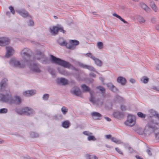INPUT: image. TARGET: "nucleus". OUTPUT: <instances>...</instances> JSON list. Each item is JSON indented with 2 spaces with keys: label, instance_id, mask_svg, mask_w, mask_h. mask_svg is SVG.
<instances>
[{
  "label": "nucleus",
  "instance_id": "4be33fe9",
  "mask_svg": "<svg viewBox=\"0 0 159 159\" xmlns=\"http://www.w3.org/2000/svg\"><path fill=\"white\" fill-rule=\"evenodd\" d=\"M113 115L115 118L119 119L123 117L124 113L123 112L117 111L114 112Z\"/></svg>",
  "mask_w": 159,
  "mask_h": 159
},
{
  "label": "nucleus",
  "instance_id": "864d4df0",
  "mask_svg": "<svg viewBox=\"0 0 159 159\" xmlns=\"http://www.w3.org/2000/svg\"><path fill=\"white\" fill-rule=\"evenodd\" d=\"M90 76L95 77H96V75L93 73H91L89 74Z\"/></svg>",
  "mask_w": 159,
  "mask_h": 159
},
{
  "label": "nucleus",
  "instance_id": "052dcab7",
  "mask_svg": "<svg viewBox=\"0 0 159 159\" xmlns=\"http://www.w3.org/2000/svg\"><path fill=\"white\" fill-rule=\"evenodd\" d=\"M152 89L154 90L157 91L158 87H155V86L152 87Z\"/></svg>",
  "mask_w": 159,
  "mask_h": 159
},
{
  "label": "nucleus",
  "instance_id": "680f3d73",
  "mask_svg": "<svg viewBox=\"0 0 159 159\" xmlns=\"http://www.w3.org/2000/svg\"><path fill=\"white\" fill-rule=\"evenodd\" d=\"M4 143V141L2 139H0V144H2Z\"/></svg>",
  "mask_w": 159,
  "mask_h": 159
},
{
  "label": "nucleus",
  "instance_id": "9d476101",
  "mask_svg": "<svg viewBox=\"0 0 159 159\" xmlns=\"http://www.w3.org/2000/svg\"><path fill=\"white\" fill-rule=\"evenodd\" d=\"M79 44V42L76 40H70L69 43H67L66 47L69 49H74L75 46Z\"/></svg>",
  "mask_w": 159,
  "mask_h": 159
},
{
  "label": "nucleus",
  "instance_id": "bb28decb",
  "mask_svg": "<svg viewBox=\"0 0 159 159\" xmlns=\"http://www.w3.org/2000/svg\"><path fill=\"white\" fill-rule=\"evenodd\" d=\"M81 88L83 90V91L84 92H90L91 91L90 90L89 88L85 84L82 85ZM92 91L91 90V91Z\"/></svg>",
  "mask_w": 159,
  "mask_h": 159
},
{
  "label": "nucleus",
  "instance_id": "423d86ee",
  "mask_svg": "<svg viewBox=\"0 0 159 159\" xmlns=\"http://www.w3.org/2000/svg\"><path fill=\"white\" fill-rule=\"evenodd\" d=\"M93 91H90V101L94 105H96L98 106H101L102 105L103 102L102 100L100 99H95L94 96L93 95Z\"/></svg>",
  "mask_w": 159,
  "mask_h": 159
},
{
  "label": "nucleus",
  "instance_id": "f8f14e48",
  "mask_svg": "<svg viewBox=\"0 0 159 159\" xmlns=\"http://www.w3.org/2000/svg\"><path fill=\"white\" fill-rule=\"evenodd\" d=\"M16 12L24 18L29 17L30 18L27 12L25 9H20L16 10Z\"/></svg>",
  "mask_w": 159,
  "mask_h": 159
},
{
  "label": "nucleus",
  "instance_id": "c03bdc74",
  "mask_svg": "<svg viewBox=\"0 0 159 159\" xmlns=\"http://www.w3.org/2000/svg\"><path fill=\"white\" fill-rule=\"evenodd\" d=\"M124 146L125 148L128 149H132V148L129 145L128 143H125L124 144Z\"/></svg>",
  "mask_w": 159,
  "mask_h": 159
},
{
  "label": "nucleus",
  "instance_id": "58836bf2",
  "mask_svg": "<svg viewBox=\"0 0 159 159\" xmlns=\"http://www.w3.org/2000/svg\"><path fill=\"white\" fill-rule=\"evenodd\" d=\"M48 71L52 75H55L56 73L54 70L51 68H49L48 69Z\"/></svg>",
  "mask_w": 159,
  "mask_h": 159
},
{
  "label": "nucleus",
  "instance_id": "e2e57ef3",
  "mask_svg": "<svg viewBox=\"0 0 159 159\" xmlns=\"http://www.w3.org/2000/svg\"><path fill=\"white\" fill-rule=\"evenodd\" d=\"M156 69L157 70H159V64L157 65L156 66Z\"/></svg>",
  "mask_w": 159,
  "mask_h": 159
},
{
  "label": "nucleus",
  "instance_id": "c756f323",
  "mask_svg": "<svg viewBox=\"0 0 159 159\" xmlns=\"http://www.w3.org/2000/svg\"><path fill=\"white\" fill-rule=\"evenodd\" d=\"M150 6L152 10H154L155 12L157 11L158 9L154 2H151L150 4Z\"/></svg>",
  "mask_w": 159,
  "mask_h": 159
},
{
  "label": "nucleus",
  "instance_id": "c85d7f7f",
  "mask_svg": "<svg viewBox=\"0 0 159 159\" xmlns=\"http://www.w3.org/2000/svg\"><path fill=\"white\" fill-rule=\"evenodd\" d=\"M112 15H113V16H115L116 18H118L119 19L122 21L124 23L127 24H128V23L123 18H122L121 17V16H120L116 14L115 13H114Z\"/></svg>",
  "mask_w": 159,
  "mask_h": 159
},
{
  "label": "nucleus",
  "instance_id": "69168bd1",
  "mask_svg": "<svg viewBox=\"0 0 159 159\" xmlns=\"http://www.w3.org/2000/svg\"><path fill=\"white\" fill-rule=\"evenodd\" d=\"M99 79L101 80L102 81H103V79L102 77H100Z\"/></svg>",
  "mask_w": 159,
  "mask_h": 159
},
{
  "label": "nucleus",
  "instance_id": "c9c22d12",
  "mask_svg": "<svg viewBox=\"0 0 159 159\" xmlns=\"http://www.w3.org/2000/svg\"><path fill=\"white\" fill-rule=\"evenodd\" d=\"M87 139L89 141H95L96 140V139L94 136L90 135L88 137Z\"/></svg>",
  "mask_w": 159,
  "mask_h": 159
},
{
  "label": "nucleus",
  "instance_id": "f3484780",
  "mask_svg": "<svg viewBox=\"0 0 159 159\" xmlns=\"http://www.w3.org/2000/svg\"><path fill=\"white\" fill-rule=\"evenodd\" d=\"M57 82L58 84H61L62 85H66L68 84V81L64 78H61L58 79Z\"/></svg>",
  "mask_w": 159,
  "mask_h": 159
},
{
  "label": "nucleus",
  "instance_id": "3c124183",
  "mask_svg": "<svg viewBox=\"0 0 159 159\" xmlns=\"http://www.w3.org/2000/svg\"><path fill=\"white\" fill-rule=\"evenodd\" d=\"M120 108L121 110L122 111H124L126 109L125 106L123 105H121L120 107Z\"/></svg>",
  "mask_w": 159,
  "mask_h": 159
},
{
  "label": "nucleus",
  "instance_id": "6e6552de",
  "mask_svg": "<svg viewBox=\"0 0 159 159\" xmlns=\"http://www.w3.org/2000/svg\"><path fill=\"white\" fill-rule=\"evenodd\" d=\"M50 32L53 35H56L57 34L58 31L62 32L63 33H65L66 31L64 30L62 27L53 26L52 28L49 29Z\"/></svg>",
  "mask_w": 159,
  "mask_h": 159
},
{
  "label": "nucleus",
  "instance_id": "e433bc0d",
  "mask_svg": "<svg viewBox=\"0 0 159 159\" xmlns=\"http://www.w3.org/2000/svg\"><path fill=\"white\" fill-rule=\"evenodd\" d=\"M49 97V95L48 94H45L43 96V99L45 101H47L48 100Z\"/></svg>",
  "mask_w": 159,
  "mask_h": 159
},
{
  "label": "nucleus",
  "instance_id": "6ab92c4d",
  "mask_svg": "<svg viewBox=\"0 0 159 159\" xmlns=\"http://www.w3.org/2000/svg\"><path fill=\"white\" fill-rule=\"evenodd\" d=\"M71 93L75 95L80 96L81 95V92L79 89L78 87H76L75 89L72 90L71 91Z\"/></svg>",
  "mask_w": 159,
  "mask_h": 159
},
{
  "label": "nucleus",
  "instance_id": "774afa93",
  "mask_svg": "<svg viewBox=\"0 0 159 159\" xmlns=\"http://www.w3.org/2000/svg\"><path fill=\"white\" fill-rule=\"evenodd\" d=\"M58 115H57V116H55V119H58V118H57V116H58Z\"/></svg>",
  "mask_w": 159,
  "mask_h": 159
},
{
  "label": "nucleus",
  "instance_id": "473e14b6",
  "mask_svg": "<svg viewBox=\"0 0 159 159\" xmlns=\"http://www.w3.org/2000/svg\"><path fill=\"white\" fill-rule=\"evenodd\" d=\"M96 88L98 89H99L102 93H104L105 92V89L102 86H98L96 87Z\"/></svg>",
  "mask_w": 159,
  "mask_h": 159
},
{
  "label": "nucleus",
  "instance_id": "20e7f679",
  "mask_svg": "<svg viewBox=\"0 0 159 159\" xmlns=\"http://www.w3.org/2000/svg\"><path fill=\"white\" fill-rule=\"evenodd\" d=\"M51 57L52 61L55 64H58L64 67L68 68L73 67L68 62L57 58L52 55H51Z\"/></svg>",
  "mask_w": 159,
  "mask_h": 159
},
{
  "label": "nucleus",
  "instance_id": "0e129e2a",
  "mask_svg": "<svg viewBox=\"0 0 159 159\" xmlns=\"http://www.w3.org/2000/svg\"><path fill=\"white\" fill-rule=\"evenodd\" d=\"M6 14L7 15L9 16L10 14V12L9 11H7L6 13Z\"/></svg>",
  "mask_w": 159,
  "mask_h": 159
},
{
  "label": "nucleus",
  "instance_id": "f257e3e1",
  "mask_svg": "<svg viewBox=\"0 0 159 159\" xmlns=\"http://www.w3.org/2000/svg\"><path fill=\"white\" fill-rule=\"evenodd\" d=\"M31 54L30 50L28 48H25L20 52L23 60L20 62L15 58H13L10 60L9 64L11 66L19 68H23L25 65H27L29 66V67L32 71L39 73L41 71L40 66L38 64L35 63V60H40L42 63L46 64L48 59L43 53L39 50L35 51L33 57Z\"/></svg>",
  "mask_w": 159,
  "mask_h": 159
},
{
  "label": "nucleus",
  "instance_id": "72a5a7b5",
  "mask_svg": "<svg viewBox=\"0 0 159 159\" xmlns=\"http://www.w3.org/2000/svg\"><path fill=\"white\" fill-rule=\"evenodd\" d=\"M137 115L138 116L141 118H144L146 117V115L143 114L141 112H138L137 113Z\"/></svg>",
  "mask_w": 159,
  "mask_h": 159
},
{
  "label": "nucleus",
  "instance_id": "4c0bfd02",
  "mask_svg": "<svg viewBox=\"0 0 159 159\" xmlns=\"http://www.w3.org/2000/svg\"><path fill=\"white\" fill-rule=\"evenodd\" d=\"M61 111L63 114H65L67 112L68 109L65 107H63L61 109Z\"/></svg>",
  "mask_w": 159,
  "mask_h": 159
},
{
  "label": "nucleus",
  "instance_id": "412c9836",
  "mask_svg": "<svg viewBox=\"0 0 159 159\" xmlns=\"http://www.w3.org/2000/svg\"><path fill=\"white\" fill-rule=\"evenodd\" d=\"M57 42L61 46H67V43L62 38H59L57 40Z\"/></svg>",
  "mask_w": 159,
  "mask_h": 159
},
{
  "label": "nucleus",
  "instance_id": "603ef678",
  "mask_svg": "<svg viewBox=\"0 0 159 159\" xmlns=\"http://www.w3.org/2000/svg\"><path fill=\"white\" fill-rule=\"evenodd\" d=\"M129 81L131 83H132L133 84L135 82V80L134 79L132 78V79H130Z\"/></svg>",
  "mask_w": 159,
  "mask_h": 159
},
{
  "label": "nucleus",
  "instance_id": "393cba45",
  "mask_svg": "<svg viewBox=\"0 0 159 159\" xmlns=\"http://www.w3.org/2000/svg\"><path fill=\"white\" fill-rule=\"evenodd\" d=\"M7 81V79L5 78L2 79V80L0 84L1 88L2 89L5 88L7 85L6 82Z\"/></svg>",
  "mask_w": 159,
  "mask_h": 159
},
{
  "label": "nucleus",
  "instance_id": "4468645a",
  "mask_svg": "<svg viewBox=\"0 0 159 159\" xmlns=\"http://www.w3.org/2000/svg\"><path fill=\"white\" fill-rule=\"evenodd\" d=\"M91 115L93 118L95 120H99L101 119L102 115L97 112H93L91 113Z\"/></svg>",
  "mask_w": 159,
  "mask_h": 159
},
{
  "label": "nucleus",
  "instance_id": "09e8293b",
  "mask_svg": "<svg viewBox=\"0 0 159 159\" xmlns=\"http://www.w3.org/2000/svg\"><path fill=\"white\" fill-rule=\"evenodd\" d=\"M34 24V22L33 20H30L29 21L28 23V25L29 26H33Z\"/></svg>",
  "mask_w": 159,
  "mask_h": 159
},
{
  "label": "nucleus",
  "instance_id": "7ed1b4c3",
  "mask_svg": "<svg viewBox=\"0 0 159 159\" xmlns=\"http://www.w3.org/2000/svg\"><path fill=\"white\" fill-rule=\"evenodd\" d=\"M0 101L10 105H19L21 103L22 100L21 98L18 96H15L14 99H13L9 92H8L5 95L0 93Z\"/></svg>",
  "mask_w": 159,
  "mask_h": 159
},
{
  "label": "nucleus",
  "instance_id": "2eb2a0df",
  "mask_svg": "<svg viewBox=\"0 0 159 159\" xmlns=\"http://www.w3.org/2000/svg\"><path fill=\"white\" fill-rule=\"evenodd\" d=\"M9 42V39L7 37L0 38V46H3L7 45Z\"/></svg>",
  "mask_w": 159,
  "mask_h": 159
},
{
  "label": "nucleus",
  "instance_id": "cd10ccee",
  "mask_svg": "<svg viewBox=\"0 0 159 159\" xmlns=\"http://www.w3.org/2000/svg\"><path fill=\"white\" fill-rule=\"evenodd\" d=\"M70 122L68 120L64 121L62 123V127L65 128H68L70 126Z\"/></svg>",
  "mask_w": 159,
  "mask_h": 159
},
{
  "label": "nucleus",
  "instance_id": "f704fd0d",
  "mask_svg": "<svg viewBox=\"0 0 159 159\" xmlns=\"http://www.w3.org/2000/svg\"><path fill=\"white\" fill-rule=\"evenodd\" d=\"M138 20L139 21L140 23H144L145 21V20L144 19V18L143 17L140 16H139L138 17Z\"/></svg>",
  "mask_w": 159,
  "mask_h": 159
},
{
  "label": "nucleus",
  "instance_id": "5fc2aeb1",
  "mask_svg": "<svg viewBox=\"0 0 159 159\" xmlns=\"http://www.w3.org/2000/svg\"><path fill=\"white\" fill-rule=\"evenodd\" d=\"M104 118L107 121H110L111 120V119L108 117H105Z\"/></svg>",
  "mask_w": 159,
  "mask_h": 159
},
{
  "label": "nucleus",
  "instance_id": "7c9ffc66",
  "mask_svg": "<svg viewBox=\"0 0 159 159\" xmlns=\"http://www.w3.org/2000/svg\"><path fill=\"white\" fill-rule=\"evenodd\" d=\"M111 141L118 144H121L122 143V142L120 140L118 139L115 137H112L111 138Z\"/></svg>",
  "mask_w": 159,
  "mask_h": 159
},
{
  "label": "nucleus",
  "instance_id": "ea45409f",
  "mask_svg": "<svg viewBox=\"0 0 159 159\" xmlns=\"http://www.w3.org/2000/svg\"><path fill=\"white\" fill-rule=\"evenodd\" d=\"M7 112V110L6 108H3L0 109V114L6 113Z\"/></svg>",
  "mask_w": 159,
  "mask_h": 159
},
{
  "label": "nucleus",
  "instance_id": "f03ea898",
  "mask_svg": "<svg viewBox=\"0 0 159 159\" xmlns=\"http://www.w3.org/2000/svg\"><path fill=\"white\" fill-rule=\"evenodd\" d=\"M148 120L144 129V132L148 134L154 133L156 138L159 140V116L153 110H151L147 116Z\"/></svg>",
  "mask_w": 159,
  "mask_h": 159
},
{
  "label": "nucleus",
  "instance_id": "9b49d317",
  "mask_svg": "<svg viewBox=\"0 0 159 159\" xmlns=\"http://www.w3.org/2000/svg\"><path fill=\"white\" fill-rule=\"evenodd\" d=\"M6 53L5 56L7 57H9L13 54L14 51L12 47L10 46L6 47Z\"/></svg>",
  "mask_w": 159,
  "mask_h": 159
},
{
  "label": "nucleus",
  "instance_id": "dca6fc26",
  "mask_svg": "<svg viewBox=\"0 0 159 159\" xmlns=\"http://www.w3.org/2000/svg\"><path fill=\"white\" fill-rule=\"evenodd\" d=\"M36 91L35 90H28L23 92V94L26 96H31L36 93Z\"/></svg>",
  "mask_w": 159,
  "mask_h": 159
},
{
  "label": "nucleus",
  "instance_id": "0eeeda50",
  "mask_svg": "<svg viewBox=\"0 0 159 159\" xmlns=\"http://www.w3.org/2000/svg\"><path fill=\"white\" fill-rule=\"evenodd\" d=\"M135 124V116L132 115H128L127 120L125 122V124L129 126H133Z\"/></svg>",
  "mask_w": 159,
  "mask_h": 159
},
{
  "label": "nucleus",
  "instance_id": "bf43d9fd",
  "mask_svg": "<svg viewBox=\"0 0 159 159\" xmlns=\"http://www.w3.org/2000/svg\"><path fill=\"white\" fill-rule=\"evenodd\" d=\"M155 28L158 31H159V25H157L155 26Z\"/></svg>",
  "mask_w": 159,
  "mask_h": 159
},
{
  "label": "nucleus",
  "instance_id": "a19ab883",
  "mask_svg": "<svg viewBox=\"0 0 159 159\" xmlns=\"http://www.w3.org/2000/svg\"><path fill=\"white\" fill-rule=\"evenodd\" d=\"M83 134L85 135L89 136L90 135H92V133L89 131H84L83 132Z\"/></svg>",
  "mask_w": 159,
  "mask_h": 159
},
{
  "label": "nucleus",
  "instance_id": "6e6d98bb",
  "mask_svg": "<svg viewBox=\"0 0 159 159\" xmlns=\"http://www.w3.org/2000/svg\"><path fill=\"white\" fill-rule=\"evenodd\" d=\"M147 153H148V154L149 155H150V156L151 155L152 153H151V151H150V150H149L148 149L147 150Z\"/></svg>",
  "mask_w": 159,
  "mask_h": 159
},
{
  "label": "nucleus",
  "instance_id": "de8ad7c7",
  "mask_svg": "<svg viewBox=\"0 0 159 159\" xmlns=\"http://www.w3.org/2000/svg\"><path fill=\"white\" fill-rule=\"evenodd\" d=\"M115 150L116 151L118 152L119 153L123 155V153L122 151H121V150L120 149V148H115Z\"/></svg>",
  "mask_w": 159,
  "mask_h": 159
},
{
  "label": "nucleus",
  "instance_id": "37998d69",
  "mask_svg": "<svg viewBox=\"0 0 159 159\" xmlns=\"http://www.w3.org/2000/svg\"><path fill=\"white\" fill-rule=\"evenodd\" d=\"M30 136L32 137L36 138L38 136V134L34 132H33L30 133Z\"/></svg>",
  "mask_w": 159,
  "mask_h": 159
},
{
  "label": "nucleus",
  "instance_id": "8fccbe9b",
  "mask_svg": "<svg viewBox=\"0 0 159 159\" xmlns=\"http://www.w3.org/2000/svg\"><path fill=\"white\" fill-rule=\"evenodd\" d=\"M151 22L153 24L155 23L156 22V19L154 17H152L151 19Z\"/></svg>",
  "mask_w": 159,
  "mask_h": 159
},
{
  "label": "nucleus",
  "instance_id": "2f4dec72",
  "mask_svg": "<svg viewBox=\"0 0 159 159\" xmlns=\"http://www.w3.org/2000/svg\"><path fill=\"white\" fill-rule=\"evenodd\" d=\"M141 80L144 83L146 84L148 82L149 79L148 77L144 76L141 78Z\"/></svg>",
  "mask_w": 159,
  "mask_h": 159
},
{
  "label": "nucleus",
  "instance_id": "a18cd8bd",
  "mask_svg": "<svg viewBox=\"0 0 159 159\" xmlns=\"http://www.w3.org/2000/svg\"><path fill=\"white\" fill-rule=\"evenodd\" d=\"M116 98L118 100L117 101L118 102H122V101L123 100V98L119 96H116Z\"/></svg>",
  "mask_w": 159,
  "mask_h": 159
},
{
  "label": "nucleus",
  "instance_id": "13d9d810",
  "mask_svg": "<svg viewBox=\"0 0 159 159\" xmlns=\"http://www.w3.org/2000/svg\"><path fill=\"white\" fill-rule=\"evenodd\" d=\"M111 135L110 134L107 135H106V137L107 139H109L111 137Z\"/></svg>",
  "mask_w": 159,
  "mask_h": 159
},
{
  "label": "nucleus",
  "instance_id": "39448f33",
  "mask_svg": "<svg viewBox=\"0 0 159 159\" xmlns=\"http://www.w3.org/2000/svg\"><path fill=\"white\" fill-rule=\"evenodd\" d=\"M16 111L18 114L20 115H29L34 113L33 109L28 107H25L16 109Z\"/></svg>",
  "mask_w": 159,
  "mask_h": 159
},
{
  "label": "nucleus",
  "instance_id": "ddd939ff",
  "mask_svg": "<svg viewBox=\"0 0 159 159\" xmlns=\"http://www.w3.org/2000/svg\"><path fill=\"white\" fill-rule=\"evenodd\" d=\"M79 66L83 68L87 69L90 71L96 72L97 74H99L98 72L97 71L95 68L92 66H89L86 65L82 63H79Z\"/></svg>",
  "mask_w": 159,
  "mask_h": 159
},
{
  "label": "nucleus",
  "instance_id": "49530a36",
  "mask_svg": "<svg viewBox=\"0 0 159 159\" xmlns=\"http://www.w3.org/2000/svg\"><path fill=\"white\" fill-rule=\"evenodd\" d=\"M98 47L100 48H102L103 43L101 42H99L97 43Z\"/></svg>",
  "mask_w": 159,
  "mask_h": 159
},
{
  "label": "nucleus",
  "instance_id": "4d7b16f0",
  "mask_svg": "<svg viewBox=\"0 0 159 159\" xmlns=\"http://www.w3.org/2000/svg\"><path fill=\"white\" fill-rule=\"evenodd\" d=\"M135 157L137 159H143V158L138 155L136 156Z\"/></svg>",
  "mask_w": 159,
  "mask_h": 159
},
{
  "label": "nucleus",
  "instance_id": "5701e85b",
  "mask_svg": "<svg viewBox=\"0 0 159 159\" xmlns=\"http://www.w3.org/2000/svg\"><path fill=\"white\" fill-rule=\"evenodd\" d=\"M58 70L59 73L62 75L65 76H69L70 75V73L63 69L58 68Z\"/></svg>",
  "mask_w": 159,
  "mask_h": 159
},
{
  "label": "nucleus",
  "instance_id": "aec40b11",
  "mask_svg": "<svg viewBox=\"0 0 159 159\" xmlns=\"http://www.w3.org/2000/svg\"><path fill=\"white\" fill-rule=\"evenodd\" d=\"M140 5L144 10L148 13H149L151 12V10L150 8L144 3H141L140 4Z\"/></svg>",
  "mask_w": 159,
  "mask_h": 159
},
{
  "label": "nucleus",
  "instance_id": "a878e982",
  "mask_svg": "<svg viewBox=\"0 0 159 159\" xmlns=\"http://www.w3.org/2000/svg\"><path fill=\"white\" fill-rule=\"evenodd\" d=\"M85 157L87 159H98L97 157L95 155L92 154H87L85 155Z\"/></svg>",
  "mask_w": 159,
  "mask_h": 159
},
{
  "label": "nucleus",
  "instance_id": "1a4fd4ad",
  "mask_svg": "<svg viewBox=\"0 0 159 159\" xmlns=\"http://www.w3.org/2000/svg\"><path fill=\"white\" fill-rule=\"evenodd\" d=\"M84 55L85 56L90 57L91 59L93 60L94 61L95 64L97 66H102V61L99 59L96 58L92 53L89 52L85 54Z\"/></svg>",
  "mask_w": 159,
  "mask_h": 159
},
{
  "label": "nucleus",
  "instance_id": "338daca9",
  "mask_svg": "<svg viewBox=\"0 0 159 159\" xmlns=\"http://www.w3.org/2000/svg\"><path fill=\"white\" fill-rule=\"evenodd\" d=\"M128 150L130 151V152L131 153L132 152H133V151L132 148V149H128Z\"/></svg>",
  "mask_w": 159,
  "mask_h": 159
},
{
  "label": "nucleus",
  "instance_id": "b1692460",
  "mask_svg": "<svg viewBox=\"0 0 159 159\" xmlns=\"http://www.w3.org/2000/svg\"><path fill=\"white\" fill-rule=\"evenodd\" d=\"M107 86L108 87L110 88L111 91L113 92H116L118 91V90L117 88L111 83L108 84Z\"/></svg>",
  "mask_w": 159,
  "mask_h": 159
},
{
  "label": "nucleus",
  "instance_id": "a211bd4d",
  "mask_svg": "<svg viewBox=\"0 0 159 159\" xmlns=\"http://www.w3.org/2000/svg\"><path fill=\"white\" fill-rule=\"evenodd\" d=\"M117 81L118 83L121 84L122 85H125L126 82L125 79L122 76L118 77L117 79Z\"/></svg>",
  "mask_w": 159,
  "mask_h": 159
},
{
  "label": "nucleus",
  "instance_id": "79ce46f5",
  "mask_svg": "<svg viewBox=\"0 0 159 159\" xmlns=\"http://www.w3.org/2000/svg\"><path fill=\"white\" fill-rule=\"evenodd\" d=\"M9 8L11 12L13 15L15 14V12L14 9L13 7L12 6H10L9 7Z\"/></svg>",
  "mask_w": 159,
  "mask_h": 159
}]
</instances>
